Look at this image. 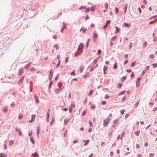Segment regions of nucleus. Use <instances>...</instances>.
I'll return each mask as SVG.
<instances>
[{"label":"nucleus","instance_id":"aec40b11","mask_svg":"<svg viewBox=\"0 0 157 157\" xmlns=\"http://www.w3.org/2000/svg\"><path fill=\"white\" fill-rule=\"evenodd\" d=\"M40 133V130L39 129V128H37V136H38L39 134V133Z\"/></svg>","mask_w":157,"mask_h":157},{"label":"nucleus","instance_id":"864d4df0","mask_svg":"<svg viewBox=\"0 0 157 157\" xmlns=\"http://www.w3.org/2000/svg\"><path fill=\"white\" fill-rule=\"evenodd\" d=\"M49 115H50L49 113L48 112H47V117H46L47 119L48 118H49Z\"/></svg>","mask_w":157,"mask_h":157},{"label":"nucleus","instance_id":"4d7b16f0","mask_svg":"<svg viewBox=\"0 0 157 157\" xmlns=\"http://www.w3.org/2000/svg\"><path fill=\"white\" fill-rule=\"evenodd\" d=\"M120 112H121L122 115L124 113V109L121 110Z\"/></svg>","mask_w":157,"mask_h":157},{"label":"nucleus","instance_id":"ddd939ff","mask_svg":"<svg viewBox=\"0 0 157 157\" xmlns=\"http://www.w3.org/2000/svg\"><path fill=\"white\" fill-rule=\"evenodd\" d=\"M30 140L31 142L33 144H34L35 141L33 137H30Z\"/></svg>","mask_w":157,"mask_h":157},{"label":"nucleus","instance_id":"5701e85b","mask_svg":"<svg viewBox=\"0 0 157 157\" xmlns=\"http://www.w3.org/2000/svg\"><path fill=\"white\" fill-rule=\"evenodd\" d=\"M124 26L125 27H129V26H130V25H128V24H127V23H126V22L124 23Z\"/></svg>","mask_w":157,"mask_h":157},{"label":"nucleus","instance_id":"338daca9","mask_svg":"<svg viewBox=\"0 0 157 157\" xmlns=\"http://www.w3.org/2000/svg\"><path fill=\"white\" fill-rule=\"evenodd\" d=\"M85 18L86 20H87L89 19L90 18V17H89V16L87 15H86V16L85 17Z\"/></svg>","mask_w":157,"mask_h":157},{"label":"nucleus","instance_id":"bf43d9fd","mask_svg":"<svg viewBox=\"0 0 157 157\" xmlns=\"http://www.w3.org/2000/svg\"><path fill=\"white\" fill-rule=\"evenodd\" d=\"M146 70L144 69L143 70L142 72V74L144 75L145 74V73H146Z\"/></svg>","mask_w":157,"mask_h":157},{"label":"nucleus","instance_id":"37998d69","mask_svg":"<svg viewBox=\"0 0 157 157\" xmlns=\"http://www.w3.org/2000/svg\"><path fill=\"white\" fill-rule=\"evenodd\" d=\"M125 91H121V92L119 94V95H122V94H124L125 93Z\"/></svg>","mask_w":157,"mask_h":157},{"label":"nucleus","instance_id":"052dcab7","mask_svg":"<svg viewBox=\"0 0 157 157\" xmlns=\"http://www.w3.org/2000/svg\"><path fill=\"white\" fill-rule=\"evenodd\" d=\"M90 10V8H86L85 10V12L86 13H87V12H89Z\"/></svg>","mask_w":157,"mask_h":157},{"label":"nucleus","instance_id":"2eb2a0df","mask_svg":"<svg viewBox=\"0 0 157 157\" xmlns=\"http://www.w3.org/2000/svg\"><path fill=\"white\" fill-rule=\"evenodd\" d=\"M62 90V89L58 88L56 90V92L58 94L60 91H61Z\"/></svg>","mask_w":157,"mask_h":157},{"label":"nucleus","instance_id":"ea45409f","mask_svg":"<svg viewBox=\"0 0 157 157\" xmlns=\"http://www.w3.org/2000/svg\"><path fill=\"white\" fill-rule=\"evenodd\" d=\"M108 67L107 66H105L103 68V71H106Z\"/></svg>","mask_w":157,"mask_h":157},{"label":"nucleus","instance_id":"412c9836","mask_svg":"<svg viewBox=\"0 0 157 157\" xmlns=\"http://www.w3.org/2000/svg\"><path fill=\"white\" fill-rule=\"evenodd\" d=\"M117 37V36H114L112 37V39H111V40L113 41H114L116 39Z\"/></svg>","mask_w":157,"mask_h":157},{"label":"nucleus","instance_id":"f704fd0d","mask_svg":"<svg viewBox=\"0 0 157 157\" xmlns=\"http://www.w3.org/2000/svg\"><path fill=\"white\" fill-rule=\"evenodd\" d=\"M75 106V104L74 102H72L71 103V107H74Z\"/></svg>","mask_w":157,"mask_h":157},{"label":"nucleus","instance_id":"72a5a7b5","mask_svg":"<svg viewBox=\"0 0 157 157\" xmlns=\"http://www.w3.org/2000/svg\"><path fill=\"white\" fill-rule=\"evenodd\" d=\"M23 115L22 114H20L19 116V120H21L23 117Z\"/></svg>","mask_w":157,"mask_h":157},{"label":"nucleus","instance_id":"f257e3e1","mask_svg":"<svg viewBox=\"0 0 157 157\" xmlns=\"http://www.w3.org/2000/svg\"><path fill=\"white\" fill-rule=\"evenodd\" d=\"M112 117V116L111 113H110L107 119L106 120H104L103 125L105 126H107L108 123L109 122V120H111Z\"/></svg>","mask_w":157,"mask_h":157},{"label":"nucleus","instance_id":"f03ea898","mask_svg":"<svg viewBox=\"0 0 157 157\" xmlns=\"http://www.w3.org/2000/svg\"><path fill=\"white\" fill-rule=\"evenodd\" d=\"M84 45H83L82 43H80L79 44L78 49L79 52H80V53H82L83 51V48L84 47Z\"/></svg>","mask_w":157,"mask_h":157},{"label":"nucleus","instance_id":"39448f33","mask_svg":"<svg viewBox=\"0 0 157 157\" xmlns=\"http://www.w3.org/2000/svg\"><path fill=\"white\" fill-rule=\"evenodd\" d=\"M34 98L35 99V103H38L39 102V100L37 96L36 95H34Z\"/></svg>","mask_w":157,"mask_h":157},{"label":"nucleus","instance_id":"f8f14e48","mask_svg":"<svg viewBox=\"0 0 157 157\" xmlns=\"http://www.w3.org/2000/svg\"><path fill=\"white\" fill-rule=\"evenodd\" d=\"M155 130L154 128H151V130L150 131V133L151 135H154L155 134V133L154 132V131Z\"/></svg>","mask_w":157,"mask_h":157},{"label":"nucleus","instance_id":"393cba45","mask_svg":"<svg viewBox=\"0 0 157 157\" xmlns=\"http://www.w3.org/2000/svg\"><path fill=\"white\" fill-rule=\"evenodd\" d=\"M119 11L118 8L117 7H115V13L116 14H117L118 13Z\"/></svg>","mask_w":157,"mask_h":157},{"label":"nucleus","instance_id":"b1692460","mask_svg":"<svg viewBox=\"0 0 157 157\" xmlns=\"http://www.w3.org/2000/svg\"><path fill=\"white\" fill-rule=\"evenodd\" d=\"M8 109L6 107H4L3 109V112L5 113H6Z\"/></svg>","mask_w":157,"mask_h":157},{"label":"nucleus","instance_id":"5fc2aeb1","mask_svg":"<svg viewBox=\"0 0 157 157\" xmlns=\"http://www.w3.org/2000/svg\"><path fill=\"white\" fill-rule=\"evenodd\" d=\"M58 86L59 87V88L62 89H63V88H61L62 85H61V84H60V82H59L58 83Z\"/></svg>","mask_w":157,"mask_h":157},{"label":"nucleus","instance_id":"7ed1b4c3","mask_svg":"<svg viewBox=\"0 0 157 157\" xmlns=\"http://www.w3.org/2000/svg\"><path fill=\"white\" fill-rule=\"evenodd\" d=\"M141 79H142V77H139L137 78V79L136 82V86H138L140 85V80Z\"/></svg>","mask_w":157,"mask_h":157},{"label":"nucleus","instance_id":"49530a36","mask_svg":"<svg viewBox=\"0 0 157 157\" xmlns=\"http://www.w3.org/2000/svg\"><path fill=\"white\" fill-rule=\"evenodd\" d=\"M30 65H29V64H27L25 66V68L27 69L29 68V66Z\"/></svg>","mask_w":157,"mask_h":157},{"label":"nucleus","instance_id":"680f3d73","mask_svg":"<svg viewBox=\"0 0 157 157\" xmlns=\"http://www.w3.org/2000/svg\"><path fill=\"white\" fill-rule=\"evenodd\" d=\"M60 60H59L58 63L56 65V67H58L60 65Z\"/></svg>","mask_w":157,"mask_h":157},{"label":"nucleus","instance_id":"6e6d98bb","mask_svg":"<svg viewBox=\"0 0 157 157\" xmlns=\"http://www.w3.org/2000/svg\"><path fill=\"white\" fill-rule=\"evenodd\" d=\"M14 105H15V103H14V102H13V103H11L10 105V106L12 107V108H13L14 107Z\"/></svg>","mask_w":157,"mask_h":157},{"label":"nucleus","instance_id":"4468645a","mask_svg":"<svg viewBox=\"0 0 157 157\" xmlns=\"http://www.w3.org/2000/svg\"><path fill=\"white\" fill-rule=\"evenodd\" d=\"M90 41V39H88V41H87L86 44V48H87L88 47L89 44V43Z\"/></svg>","mask_w":157,"mask_h":157},{"label":"nucleus","instance_id":"bb28decb","mask_svg":"<svg viewBox=\"0 0 157 157\" xmlns=\"http://www.w3.org/2000/svg\"><path fill=\"white\" fill-rule=\"evenodd\" d=\"M117 63L115 62V64L113 65V68L114 69H116L117 68Z\"/></svg>","mask_w":157,"mask_h":157},{"label":"nucleus","instance_id":"79ce46f5","mask_svg":"<svg viewBox=\"0 0 157 157\" xmlns=\"http://www.w3.org/2000/svg\"><path fill=\"white\" fill-rule=\"evenodd\" d=\"M72 111V108L71 106H70L69 109V111L70 113H71Z\"/></svg>","mask_w":157,"mask_h":157},{"label":"nucleus","instance_id":"58836bf2","mask_svg":"<svg viewBox=\"0 0 157 157\" xmlns=\"http://www.w3.org/2000/svg\"><path fill=\"white\" fill-rule=\"evenodd\" d=\"M152 65L153 66L154 68H155L157 67V64L155 63L152 64Z\"/></svg>","mask_w":157,"mask_h":157},{"label":"nucleus","instance_id":"8fccbe9b","mask_svg":"<svg viewBox=\"0 0 157 157\" xmlns=\"http://www.w3.org/2000/svg\"><path fill=\"white\" fill-rule=\"evenodd\" d=\"M36 117V115H35L33 114L32 115V119L34 120Z\"/></svg>","mask_w":157,"mask_h":157},{"label":"nucleus","instance_id":"603ef678","mask_svg":"<svg viewBox=\"0 0 157 157\" xmlns=\"http://www.w3.org/2000/svg\"><path fill=\"white\" fill-rule=\"evenodd\" d=\"M95 107V106L94 105H92L91 106V109L92 110H93V109Z\"/></svg>","mask_w":157,"mask_h":157},{"label":"nucleus","instance_id":"c85d7f7f","mask_svg":"<svg viewBox=\"0 0 157 157\" xmlns=\"http://www.w3.org/2000/svg\"><path fill=\"white\" fill-rule=\"evenodd\" d=\"M136 62H133L131 64V67H133L135 64Z\"/></svg>","mask_w":157,"mask_h":157},{"label":"nucleus","instance_id":"c756f323","mask_svg":"<svg viewBox=\"0 0 157 157\" xmlns=\"http://www.w3.org/2000/svg\"><path fill=\"white\" fill-rule=\"evenodd\" d=\"M118 121L117 119H116V120H114V121H113V123L114 124H118Z\"/></svg>","mask_w":157,"mask_h":157},{"label":"nucleus","instance_id":"e433bc0d","mask_svg":"<svg viewBox=\"0 0 157 157\" xmlns=\"http://www.w3.org/2000/svg\"><path fill=\"white\" fill-rule=\"evenodd\" d=\"M110 20H108L106 21V24L107 25H108L110 23Z\"/></svg>","mask_w":157,"mask_h":157},{"label":"nucleus","instance_id":"09e8293b","mask_svg":"<svg viewBox=\"0 0 157 157\" xmlns=\"http://www.w3.org/2000/svg\"><path fill=\"white\" fill-rule=\"evenodd\" d=\"M122 83H119L117 85L118 87V88L121 87L122 86Z\"/></svg>","mask_w":157,"mask_h":157},{"label":"nucleus","instance_id":"c9c22d12","mask_svg":"<svg viewBox=\"0 0 157 157\" xmlns=\"http://www.w3.org/2000/svg\"><path fill=\"white\" fill-rule=\"evenodd\" d=\"M59 74H58L57 75H56V76L55 77V80L56 81L57 80V79H58V78H59Z\"/></svg>","mask_w":157,"mask_h":157},{"label":"nucleus","instance_id":"cd10ccee","mask_svg":"<svg viewBox=\"0 0 157 157\" xmlns=\"http://www.w3.org/2000/svg\"><path fill=\"white\" fill-rule=\"evenodd\" d=\"M50 83H49V88H50L51 87V85H52V84L53 83V81H52L51 80H50Z\"/></svg>","mask_w":157,"mask_h":157},{"label":"nucleus","instance_id":"9b49d317","mask_svg":"<svg viewBox=\"0 0 157 157\" xmlns=\"http://www.w3.org/2000/svg\"><path fill=\"white\" fill-rule=\"evenodd\" d=\"M23 69L22 68H21L19 70V75H21L23 72Z\"/></svg>","mask_w":157,"mask_h":157},{"label":"nucleus","instance_id":"a18cd8bd","mask_svg":"<svg viewBox=\"0 0 157 157\" xmlns=\"http://www.w3.org/2000/svg\"><path fill=\"white\" fill-rule=\"evenodd\" d=\"M86 29L84 28H83V29H82V31H83V33H85V32L86 31Z\"/></svg>","mask_w":157,"mask_h":157},{"label":"nucleus","instance_id":"2f4dec72","mask_svg":"<svg viewBox=\"0 0 157 157\" xmlns=\"http://www.w3.org/2000/svg\"><path fill=\"white\" fill-rule=\"evenodd\" d=\"M54 48H56V49L57 50L59 48V47L58 46V45L57 44H55L54 45Z\"/></svg>","mask_w":157,"mask_h":157},{"label":"nucleus","instance_id":"a211bd4d","mask_svg":"<svg viewBox=\"0 0 157 157\" xmlns=\"http://www.w3.org/2000/svg\"><path fill=\"white\" fill-rule=\"evenodd\" d=\"M37 153L36 152L35 153L32 154V155L33 157H37Z\"/></svg>","mask_w":157,"mask_h":157},{"label":"nucleus","instance_id":"69168bd1","mask_svg":"<svg viewBox=\"0 0 157 157\" xmlns=\"http://www.w3.org/2000/svg\"><path fill=\"white\" fill-rule=\"evenodd\" d=\"M68 57H67L65 59V63H67V62H68Z\"/></svg>","mask_w":157,"mask_h":157},{"label":"nucleus","instance_id":"6e6552de","mask_svg":"<svg viewBox=\"0 0 157 157\" xmlns=\"http://www.w3.org/2000/svg\"><path fill=\"white\" fill-rule=\"evenodd\" d=\"M16 131V132H18L19 134V136H20L21 135V129H19V128H15Z\"/></svg>","mask_w":157,"mask_h":157},{"label":"nucleus","instance_id":"0eeeda50","mask_svg":"<svg viewBox=\"0 0 157 157\" xmlns=\"http://www.w3.org/2000/svg\"><path fill=\"white\" fill-rule=\"evenodd\" d=\"M63 26L62 27V28L61 29V31L62 33H63V29H66V25H67L66 23H65L64 22H63Z\"/></svg>","mask_w":157,"mask_h":157},{"label":"nucleus","instance_id":"9d476101","mask_svg":"<svg viewBox=\"0 0 157 157\" xmlns=\"http://www.w3.org/2000/svg\"><path fill=\"white\" fill-rule=\"evenodd\" d=\"M24 77V75L21 77L18 81V83H21L23 81Z\"/></svg>","mask_w":157,"mask_h":157},{"label":"nucleus","instance_id":"e2e57ef3","mask_svg":"<svg viewBox=\"0 0 157 157\" xmlns=\"http://www.w3.org/2000/svg\"><path fill=\"white\" fill-rule=\"evenodd\" d=\"M34 120L33 119H31L29 121V123H32L34 122Z\"/></svg>","mask_w":157,"mask_h":157},{"label":"nucleus","instance_id":"dca6fc26","mask_svg":"<svg viewBox=\"0 0 157 157\" xmlns=\"http://www.w3.org/2000/svg\"><path fill=\"white\" fill-rule=\"evenodd\" d=\"M6 156V155H5L4 153H2L0 154V157H4Z\"/></svg>","mask_w":157,"mask_h":157},{"label":"nucleus","instance_id":"c03bdc74","mask_svg":"<svg viewBox=\"0 0 157 157\" xmlns=\"http://www.w3.org/2000/svg\"><path fill=\"white\" fill-rule=\"evenodd\" d=\"M93 92V91L92 90H91L89 93L88 95L89 96L91 95L92 94Z\"/></svg>","mask_w":157,"mask_h":157},{"label":"nucleus","instance_id":"a19ab883","mask_svg":"<svg viewBox=\"0 0 157 157\" xmlns=\"http://www.w3.org/2000/svg\"><path fill=\"white\" fill-rule=\"evenodd\" d=\"M32 132L31 131H29L28 132V135H29V136L31 137V136L32 134Z\"/></svg>","mask_w":157,"mask_h":157},{"label":"nucleus","instance_id":"423d86ee","mask_svg":"<svg viewBox=\"0 0 157 157\" xmlns=\"http://www.w3.org/2000/svg\"><path fill=\"white\" fill-rule=\"evenodd\" d=\"M98 34L96 31H94V32L93 38L94 39H96L98 37Z\"/></svg>","mask_w":157,"mask_h":157},{"label":"nucleus","instance_id":"7c9ffc66","mask_svg":"<svg viewBox=\"0 0 157 157\" xmlns=\"http://www.w3.org/2000/svg\"><path fill=\"white\" fill-rule=\"evenodd\" d=\"M71 75H73L74 76L76 74L75 73V70H74L71 73Z\"/></svg>","mask_w":157,"mask_h":157},{"label":"nucleus","instance_id":"1a4fd4ad","mask_svg":"<svg viewBox=\"0 0 157 157\" xmlns=\"http://www.w3.org/2000/svg\"><path fill=\"white\" fill-rule=\"evenodd\" d=\"M115 28L116 29V30L115 31V34H117L120 31V29L117 26L115 27Z\"/></svg>","mask_w":157,"mask_h":157},{"label":"nucleus","instance_id":"20e7f679","mask_svg":"<svg viewBox=\"0 0 157 157\" xmlns=\"http://www.w3.org/2000/svg\"><path fill=\"white\" fill-rule=\"evenodd\" d=\"M53 72L52 70H51L49 73V80H51L53 76Z\"/></svg>","mask_w":157,"mask_h":157},{"label":"nucleus","instance_id":"3c124183","mask_svg":"<svg viewBox=\"0 0 157 157\" xmlns=\"http://www.w3.org/2000/svg\"><path fill=\"white\" fill-rule=\"evenodd\" d=\"M108 4L106 2L105 3V8L107 9L108 8Z\"/></svg>","mask_w":157,"mask_h":157},{"label":"nucleus","instance_id":"473e14b6","mask_svg":"<svg viewBox=\"0 0 157 157\" xmlns=\"http://www.w3.org/2000/svg\"><path fill=\"white\" fill-rule=\"evenodd\" d=\"M14 142L13 140H10L9 143L10 146Z\"/></svg>","mask_w":157,"mask_h":157},{"label":"nucleus","instance_id":"a878e982","mask_svg":"<svg viewBox=\"0 0 157 157\" xmlns=\"http://www.w3.org/2000/svg\"><path fill=\"white\" fill-rule=\"evenodd\" d=\"M127 78L126 76H124L122 77V82H123Z\"/></svg>","mask_w":157,"mask_h":157},{"label":"nucleus","instance_id":"774afa93","mask_svg":"<svg viewBox=\"0 0 157 157\" xmlns=\"http://www.w3.org/2000/svg\"><path fill=\"white\" fill-rule=\"evenodd\" d=\"M106 103V101H102L101 103L103 105H105Z\"/></svg>","mask_w":157,"mask_h":157},{"label":"nucleus","instance_id":"6ab92c4d","mask_svg":"<svg viewBox=\"0 0 157 157\" xmlns=\"http://www.w3.org/2000/svg\"><path fill=\"white\" fill-rule=\"evenodd\" d=\"M89 140H86L85 141V142L84 144V145L85 146L87 145V144H88V143H89Z\"/></svg>","mask_w":157,"mask_h":157},{"label":"nucleus","instance_id":"de8ad7c7","mask_svg":"<svg viewBox=\"0 0 157 157\" xmlns=\"http://www.w3.org/2000/svg\"><path fill=\"white\" fill-rule=\"evenodd\" d=\"M140 132L139 131H138L137 132H136L135 133V134L137 136H139V133H140Z\"/></svg>","mask_w":157,"mask_h":157},{"label":"nucleus","instance_id":"13d9d810","mask_svg":"<svg viewBox=\"0 0 157 157\" xmlns=\"http://www.w3.org/2000/svg\"><path fill=\"white\" fill-rule=\"evenodd\" d=\"M85 8H86V6H81L79 8V10H80L81 9H85Z\"/></svg>","mask_w":157,"mask_h":157},{"label":"nucleus","instance_id":"4be33fe9","mask_svg":"<svg viewBox=\"0 0 157 157\" xmlns=\"http://www.w3.org/2000/svg\"><path fill=\"white\" fill-rule=\"evenodd\" d=\"M69 121L67 119H65L64 120V124H67L68 122H69Z\"/></svg>","mask_w":157,"mask_h":157},{"label":"nucleus","instance_id":"f3484780","mask_svg":"<svg viewBox=\"0 0 157 157\" xmlns=\"http://www.w3.org/2000/svg\"><path fill=\"white\" fill-rule=\"evenodd\" d=\"M98 58H96L94 61L93 62V64H95L98 61Z\"/></svg>","mask_w":157,"mask_h":157},{"label":"nucleus","instance_id":"0e129e2a","mask_svg":"<svg viewBox=\"0 0 157 157\" xmlns=\"http://www.w3.org/2000/svg\"><path fill=\"white\" fill-rule=\"evenodd\" d=\"M87 111L84 110L83 111L82 113V115L84 116V114L86 113Z\"/></svg>","mask_w":157,"mask_h":157},{"label":"nucleus","instance_id":"4c0bfd02","mask_svg":"<svg viewBox=\"0 0 157 157\" xmlns=\"http://www.w3.org/2000/svg\"><path fill=\"white\" fill-rule=\"evenodd\" d=\"M157 17V15H156L153 16L152 17H151V18H150V19H149V20L153 19Z\"/></svg>","mask_w":157,"mask_h":157}]
</instances>
